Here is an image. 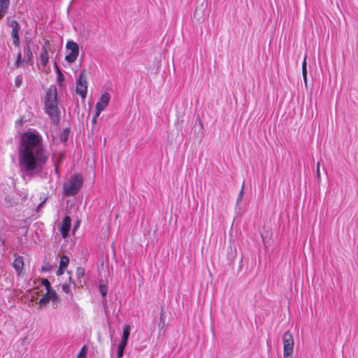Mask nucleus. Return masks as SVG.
I'll return each mask as SVG.
<instances>
[{
	"label": "nucleus",
	"instance_id": "nucleus-23",
	"mask_svg": "<svg viewBox=\"0 0 358 358\" xmlns=\"http://www.w3.org/2000/svg\"><path fill=\"white\" fill-rule=\"evenodd\" d=\"M76 275L78 278L83 277L85 275V269L83 267H78L76 269Z\"/></svg>",
	"mask_w": 358,
	"mask_h": 358
},
{
	"label": "nucleus",
	"instance_id": "nucleus-2",
	"mask_svg": "<svg viewBox=\"0 0 358 358\" xmlns=\"http://www.w3.org/2000/svg\"><path fill=\"white\" fill-rule=\"evenodd\" d=\"M57 91H47L44 99L45 112L55 121L59 117L58 108Z\"/></svg>",
	"mask_w": 358,
	"mask_h": 358
},
{
	"label": "nucleus",
	"instance_id": "nucleus-26",
	"mask_svg": "<svg viewBox=\"0 0 358 358\" xmlns=\"http://www.w3.org/2000/svg\"><path fill=\"white\" fill-rule=\"evenodd\" d=\"M62 290L65 293H66V294L71 293V286H70V285H69V284H64L62 285Z\"/></svg>",
	"mask_w": 358,
	"mask_h": 358
},
{
	"label": "nucleus",
	"instance_id": "nucleus-4",
	"mask_svg": "<svg viewBox=\"0 0 358 358\" xmlns=\"http://www.w3.org/2000/svg\"><path fill=\"white\" fill-rule=\"evenodd\" d=\"M66 48L70 52L65 56V60L69 63L74 62L79 55L78 45L74 41H69L66 43Z\"/></svg>",
	"mask_w": 358,
	"mask_h": 358
},
{
	"label": "nucleus",
	"instance_id": "nucleus-20",
	"mask_svg": "<svg viewBox=\"0 0 358 358\" xmlns=\"http://www.w3.org/2000/svg\"><path fill=\"white\" fill-rule=\"evenodd\" d=\"M99 291L103 297H105L108 292V287L106 284H100Z\"/></svg>",
	"mask_w": 358,
	"mask_h": 358
},
{
	"label": "nucleus",
	"instance_id": "nucleus-29",
	"mask_svg": "<svg viewBox=\"0 0 358 358\" xmlns=\"http://www.w3.org/2000/svg\"><path fill=\"white\" fill-rule=\"evenodd\" d=\"M82 99H85L87 96V91H76Z\"/></svg>",
	"mask_w": 358,
	"mask_h": 358
},
{
	"label": "nucleus",
	"instance_id": "nucleus-17",
	"mask_svg": "<svg viewBox=\"0 0 358 358\" xmlns=\"http://www.w3.org/2000/svg\"><path fill=\"white\" fill-rule=\"evenodd\" d=\"M50 301V297L47 296L46 295L41 298L39 300L40 308L45 306L49 303Z\"/></svg>",
	"mask_w": 358,
	"mask_h": 358
},
{
	"label": "nucleus",
	"instance_id": "nucleus-9",
	"mask_svg": "<svg viewBox=\"0 0 358 358\" xmlns=\"http://www.w3.org/2000/svg\"><path fill=\"white\" fill-rule=\"evenodd\" d=\"M71 227V220L69 216H66L62 220L61 227L59 228L61 234L63 238L69 236V233Z\"/></svg>",
	"mask_w": 358,
	"mask_h": 358
},
{
	"label": "nucleus",
	"instance_id": "nucleus-24",
	"mask_svg": "<svg viewBox=\"0 0 358 358\" xmlns=\"http://www.w3.org/2000/svg\"><path fill=\"white\" fill-rule=\"evenodd\" d=\"M41 282H42V285L45 287V289L52 288L50 282H49V280L48 279H45V278L42 279Z\"/></svg>",
	"mask_w": 358,
	"mask_h": 358
},
{
	"label": "nucleus",
	"instance_id": "nucleus-38",
	"mask_svg": "<svg viewBox=\"0 0 358 358\" xmlns=\"http://www.w3.org/2000/svg\"><path fill=\"white\" fill-rule=\"evenodd\" d=\"M70 281L73 283V284H75V282L73 280H71V278H70Z\"/></svg>",
	"mask_w": 358,
	"mask_h": 358
},
{
	"label": "nucleus",
	"instance_id": "nucleus-13",
	"mask_svg": "<svg viewBox=\"0 0 358 358\" xmlns=\"http://www.w3.org/2000/svg\"><path fill=\"white\" fill-rule=\"evenodd\" d=\"M10 0H0V17H2L8 11Z\"/></svg>",
	"mask_w": 358,
	"mask_h": 358
},
{
	"label": "nucleus",
	"instance_id": "nucleus-30",
	"mask_svg": "<svg viewBox=\"0 0 358 358\" xmlns=\"http://www.w3.org/2000/svg\"><path fill=\"white\" fill-rule=\"evenodd\" d=\"M243 194V185L242 186L241 190L239 192V195H238V201L241 199Z\"/></svg>",
	"mask_w": 358,
	"mask_h": 358
},
{
	"label": "nucleus",
	"instance_id": "nucleus-14",
	"mask_svg": "<svg viewBox=\"0 0 358 358\" xmlns=\"http://www.w3.org/2000/svg\"><path fill=\"white\" fill-rule=\"evenodd\" d=\"M24 51L27 58V62L32 65L34 63V55L31 50L30 42L24 47Z\"/></svg>",
	"mask_w": 358,
	"mask_h": 358
},
{
	"label": "nucleus",
	"instance_id": "nucleus-31",
	"mask_svg": "<svg viewBox=\"0 0 358 358\" xmlns=\"http://www.w3.org/2000/svg\"><path fill=\"white\" fill-rule=\"evenodd\" d=\"M99 117V116H96V113H95V115H94V117H93L92 120V124H96V119H97V117Z\"/></svg>",
	"mask_w": 358,
	"mask_h": 358
},
{
	"label": "nucleus",
	"instance_id": "nucleus-5",
	"mask_svg": "<svg viewBox=\"0 0 358 358\" xmlns=\"http://www.w3.org/2000/svg\"><path fill=\"white\" fill-rule=\"evenodd\" d=\"M283 341V355H292L294 350V338L289 331L284 333L282 336Z\"/></svg>",
	"mask_w": 358,
	"mask_h": 358
},
{
	"label": "nucleus",
	"instance_id": "nucleus-12",
	"mask_svg": "<svg viewBox=\"0 0 358 358\" xmlns=\"http://www.w3.org/2000/svg\"><path fill=\"white\" fill-rule=\"evenodd\" d=\"M122 331H123L122 332V336L121 342H120V344H122V345H127V341H128V338L129 337L130 331H131L130 326L129 324H125L123 327Z\"/></svg>",
	"mask_w": 358,
	"mask_h": 358
},
{
	"label": "nucleus",
	"instance_id": "nucleus-25",
	"mask_svg": "<svg viewBox=\"0 0 358 358\" xmlns=\"http://www.w3.org/2000/svg\"><path fill=\"white\" fill-rule=\"evenodd\" d=\"M44 48L46 50H51L50 49V43L48 39H45L43 41V44L42 45L41 48Z\"/></svg>",
	"mask_w": 358,
	"mask_h": 358
},
{
	"label": "nucleus",
	"instance_id": "nucleus-21",
	"mask_svg": "<svg viewBox=\"0 0 358 358\" xmlns=\"http://www.w3.org/2000/svg\"><path fill=\"white\" fill-rule=\"evenodd\" d=\"M22 83V76L21 75L17 76L15 79V87H20Z\"/></svg>",
	"mask_w": 358,
	"mask_h": 358
},
{
	"label": "nucleus",
	"instance_id": "nucleus-33",
	"mask_svg": "<svg viewBox=\"0 0 358 358\" xmlns=\"http://www.w3.org/2000/svg\"><path fill=\"white\" fill-rule=\"evenodd\" d=\"M319 166H320V162L317 163V175L318 178L320 177V173Z\"/></svg>",
	"mask_w": 358,
	"mask_h": 358
},
{
	"label": "nucleus",
	"instance_id": "nucleus-3",
	"mask_svg": "<svg viewBox=\"0 0 358 358\" xmlns=\"http://www.w3.org/2000/svg\"><path fill=\"white\" fill-rule=\"evenodd\" d=\"M83 185V178L79 173L73 174L63 185V194L70 196L76 195Z\"/></svg>",
	"mask_w": 358,
	"mask_h": 358
},
{
	"label": "nucleus",
	"instance_id": "nucleus-6",
	"mask_svg": "<svg viewBox=\"0 0 358 358\" xmlns=\"http://www.w3.org/2000/svg\"><path fill=\"white\" fill-rule=\"evenodd\" d=\"M110 100V95L105 92L101 95L96 104V116H99L101 113L106 108Z\"/></svg>",
	"mask_w": 358,
	"mask_h": 358
},
{
	"label": "nucleus",
	"instance_id": "nucleus-15",
	"mask_svg": "<svg viewBox=\"0 0 358 358\" xmlns=\"http://www.w3.org/2000/svg\"><path fill=\"white\" fill-rule=\"evenodd\" d=\"M45 295L49 296L50 300H52L55 303H57L59 301V297L57 295L56 292L52 288L46 289Z\"/></svg>",
	"mask_w": 358,
	"mask_h": 358
},
{
	"label": "nucleus",
	"instance_id": "nucleus-1",
	"mask_svg": "<svg viewBox=\"0 0 358 358\" xmlns=\"http://www.w3.org/2000/svg\"><path fill=\"white\" fill-rule=\"evenodd\" d=\"M49 153L43 144L42 137L36 131H27L20 138L18 146L20 171L23 176L43 178Z\"/></svg>",
	"mask_w": 358,
	"mask_h": 358
},
{
	"label": "nucleus",
	"instance_id": "nucleus-16",
	"mask_svg": "<svg viewBox=\"0 0 358 358\" xmlns=\"http://www.w3.org/2000/svg\"><path fill=\"white\" fill-rule=\"evenodd\" d=\"M69 263V259L68 257H66V256L62 257L60 259V262H59L60 270H64L67 267Z\"/></svg>",
	"mask_w": 358,
	"mask_h": 358
},
{
	"label": "nucleus",
	"instance_id": "nucleus-8",
	"mask_svg": "<svg viewBox=\"0 0 358 358\" xmlns=\"http://www.w3.org/2000/svg\"><path fill=\"white\" fill-rule=\"evenodd\" d=\"M87 73L86 70L80 71L76 81V90H87Z\"/></svg>",
	"mask_w": 358,
	"mask_h": 358
},
{
	"label": "nucleus",
	"instance_id": "nucleus-32",
	"mask_svg": "<svg viewBox=\"0 0 358 358\" xmlns=\"http://www.w3.org/2000/svg\"><path fill=\"white\" fill-rule=\"evenodd\" d=\"M55 173L59 176V168H58V165H55Z\"/></svg>",
	"mask_w": 358,
	"mask_h": 358
},
{
	"label": "nucleus",
	"instance_id": "nucleus-34",
	"mask_svg": "<svg viewBox=\"0 0 358 358\" xmlns=\"http://www.w3.org/2000/svg\"><path fill=\"white\" fill-rule=\"evenodd\" d=\"M64 273V270H60V267L58 269V271H57V275H61Z\"/></svg>",
	"mask_w": 358,
	"mask_h": 358
},
{
	"label": "nucleus",
	"instance_id": "nucleus-10",
	"mask_svg": "<svg viewBox=\"0 0 358 358\" xmlns=\"http://www.w3.org/2000/svg\"><path fill=\"white\" fill-rule=\"evenodd\" d=\"M13 266L16 271L18 276H20L23 273L24 268V260L21 256H17L13 261Z\"/></svg>",
	"mask_w": 358,
	"mask_h": 358
},
{
	"label": "nucleus",
	"instance_id": "nucleus-22",
	"mask_svg": "<svg viewBox=\"0 0 358 358\" xmlns=\"http://www.w3.org/2000/svg\"><path fill=\"white\" fill-rule=\"evenodd\" d=\"M302 73H303V76L304 79L306 80V76H307L306 58L304 59L303 62Z\"/></svg>",
	"mask_w": 358,
	"mask_h": 358
},
{
	"label": "nucleus",
	"instance_id": "nucleus-11",
	"mask_svg": "<svg viewBox=\"0 0 358 358\" xmlns=\"http://www.w3.org/2000/svg\"><path fill=\"white\" fill-rule=\"evenodd\" d=\"M50 51H51V50H46L45 49V48H41V51L39 55V59L43 66H46L49 62L48 52Z\"/></svg>",
	"mask_w": 358,
	"mask_h": 358
},
{
	"label": "nucleus",
	"instance_id": "nucleus-37",
	"mask_svg": "<svg viewBox=\"0 0 358 358\" xmlns=\"http://www.w3.org/2000/svg\"><path fill=\"white\" fill-rule=\"evenodd\" d=\"M43 203V202H42V203H41L38 205V208L42 207Z\"/></svg>",
	"mask_w": 358,
	"mask_h": 358
},
{
	"label": "nucleus",
	"instance_id": "nucleus-28",
	"mask_svg": "<svg viewBox=\"0 0 358 358\" xmlns=\"http://www.w3.org/2000/svg\"><path fill=\"white\" fill-rule=\"evenodd\" d=\"M85 357H86V352L85 350V347H83L81 349V350L80 351V352L78 353L77 358H85Z\"/></svg>",
	"mask_w": 358,
	"mask_h": 358
},
{
	"label": "nucleus",
	"instance_id": "nucleus-18",
	"mask_svg": "<svg viewBox=\"0 0 358 358\" xmlns=\"http://www.w3.org/2000/svg\"><path fill=\"white\" fill-rule=\"evenodd\" d=\"M24 61L22 59V54L21 52H19L17 55L15 62L14 64V66L15 68H19L22 63H23Z\"/></svg>",
	"mask_w": 358,
	"mask_h": 358
},
{
	"label": "nucleus",
	"instance_id": "nucleus-27",
	"mask_svg": "<svg viewBox=\"0 0 358 358\" xmlns=\"http://www.w3.org/2000/svg\"><path fill=\"white\" fill-rule=\"evenodd\" d=\"M52 269V266L49 264H45L42 266L41 270L44 272H48Z\"/></svg>",
	"mask_w": 358,
	"mask_h": 358
},
{
	"label": "nucleus",
	"instance_id": "nucleus-36",
	"mask_svg": "<svg viewBox=\"0 0 358 358\" xmlns=\"http://www.w3.org/2000/svg\"><path fill=\"white\" fill-rule=\"evenodd\" d=\"M284 358H292V355H284Z\"/></svg>",
	"mask_w": 358,
	"mask_h": 358
},
{
	"label": "nucleus",
	"instance_id": "nucleus-7",
	"mask_svg": "<svg viewBox=\"0 0 358 358\" xmlns=\"http://www.w3.org/2000/svg\"><path fill=\"white\" fill-rule=\"evenodd\" d=\"M12 30H11V37L13 40V43L15 46L19 47L20 44L19 34L20 31V26L19 23L16 20H13L10 23Z\"/></svg>",
	"mask_w": 358,
	"mask_h": 358
},
{
	"label": "nucleus",
	"instance_id": "nucleus-19",
	"mask_svg": "<svg viewBox=\"0 0 358 358\" xmlns=\"http://www.w3.org/2000/svg\"><path fill=\"white\" fill-rule=\"evenodd\" d=\"M125 347L126 345L122 344L118 345L117 358H122Z\"/></svg>",
	"mask_w": 358,
	"mask_h": 358
},
{
	"label": "nucleus",
	"instance_id": "nucleus-35",
	"mask_svg": "<svg viewBox=\"0 0 358 358\" xmlns=\"http://www.w3.org/2000/svg\"><path fill=\"white\" fill-rule=\"evenodd\" d=\"M22 119L16 121V124H21L22 123Z\"/></svg>",
	"mask_w": 358,
	"mask_h": 358
}]
</instances>
